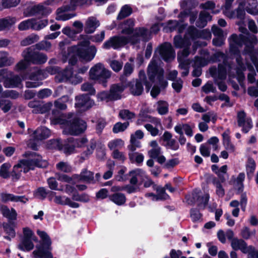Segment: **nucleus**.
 <instances>
[{"mask_svg": "<svg viewBox=\"0 0 258 258\" xmlns=\"http://www.w3.org/2000/svg\"><path fill=\"white\" fill-rule=\"evenodd\" d=\"M237 120L238 125L242 127V131L244 133H248L252 127L251 119L246 118V113L243 110L237 112Z\"/></svg>", "mask_w": 258, "mask_h": 258, "instance_id": "18", "label": "nucleus"}, {"mask_svg": "<svg viewBox=\"0 0 258 258\" xmlns=\"http://www.w3.org/2000/svg\"><path fill=\"white\" fill-rule=\"evenodd\" d=\"M43 71L39 70L35 73H33L29 76V79L31 81H28L26 83L27 88H36L42 84L40 82L44 77L43 76Z\"/></svg>", "mask_w": 258, "mask_h": 258, "instance_id": "21", "label": "nucleus"}, {"mask_svg": "<svg viewBox=\"0 0 258 258\" xmlns=\"http://www.w3.org/2000/svg\"><path fill=\"white\" fill-rule=\"evenodd\" d=\"M34 19H29L21 22L18 25V28L20 31H25L29 29L33 30Z\"/></svg>", "mask_w": 258, "mask_h": 258, "instance_id": "47", "label": "nucleus"}, {"mask_svg": "<svg viewBox=\"0 0 258 258\" xmlns=\"http://www.w3.org/2000/svg\"><path fill=\"white\" fill-rule=\"evenodd\" d=\"M22 82L21 78L18 75H14L10 78H7L4 82L6 88H14L18 87Z\"/></svg>", "mask_w": 258, "mask_h": 258, "instance_id": "32", "label": "nucleus"}, {"mask_svg": "<svg viewBox=\"0 0 258 258\" xmlns=\"http://www.w3.org/2000/svg\"><path fill=\"white\" fill-rule=\"evenodd\" d=\"M141 147V142L135 139L133 135H131L130 144L127 146V148L130 151H135L137 148H139Z\"/></svg>", "mask_w": 258, "mask_h": 258, "instance_id": "54", "label": "nucleus"}, {"mask_svg": "<svg viewBox=\"0 0 258 258\" xmlns=\"http://www.w3.org/2000/svg\"><path fill=\"white\" fill-rule=\"evenodd\" d=\"M167 189L171 192H174L176 189L172 187L170 183H167L164 187H157L156 190L157 192V199L161 200H166L169 199V196L165 192V190Z\"/></svg>", "mask_w": 258, "mask_h": 258, "instance_id": "26", "label": "nucleus"}, {"mask_svg": "<svg viewBox=\"0 0 258 258\" xmlns=\"http://www.w3.org/2000/svg\"><path fill=\"white\" fill-rule=\"evenodd\" d=\"M140 116L141 117V118H139L137 120V124H140L143 121H150L151 122H153V123H154L156 124L160 123V121L157 118L152 117V116H151L150 115H147L146 116H141L140 115Z\"/></svg>", "mask_w": 258, "mask_h": 258, "instance_id": "59", "label": "nucleus"}, {"mask_svg": "<svg viewBox=\"0 0 258 258\" xmlns=\"http://www.w3.org/2000/svg\"><path fill=\"white\" fill-rule=\"evenodd\" d=\"M135 21L133 19H128L122 23L120 26V33L122 34L130 36L135 30Z\"/></svg>", "mask_w": 258, "mask_h": 258, "instance_id": "24", "label": "nucleus"}, {"mask_svg": "<svg viewBox=\"0 0 258 258\" xmlns=\"http://www.w3.org/2000/svg\"><path fill=\"white\" fill-rule=\"evenodd\" d=\"M232 64L226 61H224L223 63H220L218 65L217 79L219 80H225L227 77V71L229 76L234 78L235 77V73L233 71H232Z\"/></svg>", "mask_w": 258, "mask_h": 258, "instance_id": "17", "label": "nucleus"}, {"mask_svg": "<svg viewBox=\"0 0 258 258\" xmlns=\"http://www.w3.org/2000/svg\"><path fill=\"white\" fill-rule=\"evenodd\" d=\"M157 110L161 115L167 114L168 112V104L165 101H159L158 102Z\"/></svg>", "mask_w": 258, "mask_h": 258, "instance_id": "52", "label": "nucleus"}, {"mask_svg": "<svg viewBox=\"0 0 258 258\" xmlns=\"http://www.w3.org/2000/svg\"><path fill=\"white\" fill-rule=\"evenodd\" d=\"M15 61L12 57H8V53L5 51H0V68L10 66Z\"/></svg>", "mask_w": 258, "mask_h": 258, "instance_id": "37", "label": "nucleus"}, {"mask_svg": "<svg viewBox=\"0 0 258 258\" xmlns=\"http://www.w3.org/2000/svg\"><path fill=\"white\" fill-rule=\"evenodd\" d=\"M47 166V162L41 159V157L37 155V158L27 160H22L19 163L13 167V170L10 173L13 180H18L22 172L24 173L28 172L30 170H33L35 166L38 167H45Z\"/></svg>", "mask_w": 258, "mask_h": 258, "instance_id": "2", "label": "nucleus"}, {"mask_svg": "<svg viewBox=\"0 0 258 258\" xmlns=\"http://www.w3.org/2000/svg\"><path fill=\"white\" fill-rule=\"evenodd\" d=\"M129 125V122L126 121L124 123L118 122L116 123L113 127L112 131L114 133H118L119 132H123Z\"/></svg>", "mask_w": 258, "mask_h": 258, "instance_id": "53", "label": "nucleus"}, {"mask_svg": "<svg viewBox=\"0 0 258 258\" xmlns=\"http://www.w3.org/2000/svg\"><path fill=\"white\" fill-rule=\"evenodd\" d=\"M126 87V83H122L121 82L120 83L111 85L109 90L111 99L116 100L121 99V94Z\"/></svg>", "mask_w": 258, "mask_h": 258, "instance_id": "22", "label": "nucleus"}, {"mask_svg": "<svg viewBox=\"0 0 258 258\" xmlns=\"http://www.w3.org/2000/svg\"><path fill=\"white\" fill-rule=\"evenodd\" d=\"M17 21L15 17H6L0 19V31L11 27Z\"/></svg>", "mask_w": 258, "mask_h": 258, "instance_id": "40", "label": "nucleus"}, {"mask_svg": "<svg viewBox=\"0 0 258 258\" xmlns=\"http://www.w3.org/2000/svg\"><path fill=\"white\" fill-rule=\"evenodd\" d=\"M33 24V30H39L47 25L48 21L46 19L37 21L35 19H34Z\"/></svg>", "mask_w": 258, "mask_h": 258, "instance_id": "62", "label": "nucleus"}, {"mask_svg": "<svg viewBox=\"0 0 258 258\" xmlns=\"http://www.w3.org/2000/svg\"><path fill=\"white\" fill-rule=\"evenodd\" d=\"M245 179V174L243 172L240 173L235 179V187L238 192H242L244 187L243 181Z\"/></svg>", "mask_w": 258, "mask_h": 258, "instance_id": "48", "label": "nucleus"}, {"mask_svg": "<svg viewBox=\"0 0 258 258\" xmlns=\"http://www.w3.org/2000/svg\"><path fill=\"white\" fill-rule=\"evenodd\" d=\"M49 194H50V195H53L55 194V192L47 190L46 189L43 187H38L34 192V196L40 200H43L44 199L47 195Z\"/></svg>", "mask_w": 258, "mask_h": 258, "instance_id": "45", "label": "nucleus"}, {"mask_svg": "<svg viewBox=\"0 0 258 258\" xmlns=\"http://www.w3.org/2000/svg\"><path fill=\"white\" fill-rule=\"evenodd\" d=\"M23 238L29 239L36 241L37 237L35 236L33 231L28 227L24 228L23 229Z\"/></svg>", "mask_w": 258, "mask_h": 258, "instance_id": "61", "label": "nucleus"}, {"mask_svg": "<svg viewBox=\"0 0 258 258\" xmlns=\"http://www.w3.org/2000/svg\"><path fill=\"white\" fill-rule=\"evenodd\" d=\"M109 63L110 68L116 73L119 72L122 68L123 62L121 60H111Z\"/></svg>", "mask_w": 258, "mask_h": 258, "instance_id": "56", "label": "nucleus"}, {"mask_svg": "<svg viewBox=\"0 0 258 258\" xmlns=\"http://www.w3.org/2000/svg\"><path fill=\"white\" fill-rule=\"evenodd\" d=\"M87 140L86 138L75 139L70 137L67 140L64 141L63 146V150L67 155H70L75 152L76 148H82L85 146Z\"/></svg>", "mask_w": 258, "mask_h": 258, "instance_id": "12", "label": "nucleus"}, {"mask_svg": "<svg viewBox=\"0 0 258 258\" xmlns=\"http://www.w3.org/2000/svg\"><path fill=\"white\" fill-rule=\"evenodd\" d=\"M198 12L197 11H190L188 10H185L181 12L179 14V17L184 18L187 16L189 17V22L191 24H194L196 19L197 18Z\"/></svg>", "mask_w": 258, "mask_h": 258, "instance_id": "44", "label": "nucleus"}, {"mask_svg": "<svg viewBox=\"0 0 258 258\" xmlns=\"http://www.w3.org/2000/svg\"><path fill=\"white\" fill-rule=\"evenodd\" d=\"M164 70L157 65L154 60H152L148 68V76L152 83L157 81L161 87H165L167 82L164 79Z\"/></svg>", "mask_w": 258, "mask_h": 258, "instance_id": "8", "label": "nucleus"}, {"mask_svg": "<svg viewBox=\"0 0 258 258\" xmlns=\"http://www.w3.org/2000/svg\"><path fill=\"white\" fill-rule=\"evenodd\" d=\"M159 53L161 58L165 61H170L175 57V52L171 44L165 42L159 47Z\"/></svg>", "mask_w": 258, "mask_h": 258, "instance_id": "14", "label": "nucleus"}, {"mask_svg": "<svg viewBox=\"0 0 258 258\" xmlns=\"http://www.w3.org/2000/svg\"><path fill=\"white\" fill-rule=\"evenodd\" d=\"M33 240L22 238L18 245V248L23 251H30L34 248Z\"/></svg>", "mask_w": 258, "mask_h": 258, "instance_id": "34", "label": "nucleus"}, {"mask_svg": "<svg viewBox=\"0 0 258 258\" xmlns=\"http://www.w3.org/2000/svg\"><path fill=\"white\" fill-rule=\"evenodd\" d=\"M245 42V36L243 34H233L229 38V43L241 47Z\"/></svg>", "mask_w": 258, "mask_h": 258, "instance_id": "43", "label": "nucleus"}, {"mask_svg": "<svg viewBox=\"0 0 258 258\" xmlns=\"http://www.w3.org/2000/svg\"><path fill=\"white\" fill-rule=\"evenodd\" d=\"M96 146V141L94 140H91L89 145L87 146V149L86 151H85L81 158L85 160L87 158L89 155H90L95 149Z\"/></svg>", "mask_w": 258, "mask_h": 258, "instance_id": "50", "label": "nucleus"}, {"mask_svg": "<svg viewBox=\"0 0 258 258\" xmlns=\"http://www.w3.org/2000/svg\"><path fill=\"white\" fill-rule=\"evenodd\" d=\"M37 234L41 240L39 244L36 245V249L33 251L35 258H53L52 253V241L47 233L44 231L38 230Z\"/></svg>", "mask_w": 258, "mask_h": 258, "instance_id": "3", "label": "nucleus"}, {"mask_svg": "<svg viewBox=\"0 0 258 258\" xmlns=\"http://www.w3.org/2000/svg\"><path fill=\"white\" fill-rule=\"evenodd\" d=\"M51 12V9L49 8H47L43 5L39 4L35 5L32 7L29 14L26 15V16H31L36 14L47 15Z\"/></svg>", "mask_w": 258, "mask_h": 258, "instance_id": "27", "label": "nucleus"}, {"mask_svg": "<svg viewBox=\"0 0 258 258\" xmlns=\"http://www.w3.org/2000/svg\"><path fill=\"white\" fill-rule=\"evenodd\" d=\"M11 167V165L9 163L3 164L0 169V176L4 178H8L11 175L9 173V170Z\"/></svg>", "mask_w": 258, "mask_h": 258, "instance_id": "60", "label": "nucleus"}, {"mask_svg": "<svg viewBox=\"0 0 258 258\" xmlns=\"http://www.w3.org/2000/svg\"><path fill=\"white\" fill-rule=\"evenodd\" d=\"M54 201L56 204L61 205H68L72 208H78L79 207L78 203L72 201L70 198L67 197L55 196Z\"/></svg>", "mask_w": 258, "mask_h": 258, "instance_id": "30", "label": "nucleus"}, {"mask_svg": "<svg viewBox=\"0 0 258 258\" xmlns=\"http://www.w3.org/2000/svg\"><path fill=\"white\" fill-rule=\"evenodd\" d=\"M75 106L85 111L89 109L95 105V102L88 94H82L75 97Z\"/></svg>", "mask_w": 258, "mask_h": 258, "instance_id": "15", "label": "nucleus"}, {"mask_svg": "<svg viewBox=\"0 0 258 258\" xmlns=\"http://www.w3.org/2000/svg\"><path fill=\"white\" fill-rule=\"evenodd\" d=\"M16 223L11 222H3V228L4 232L11 237L14 238L16 236L15 228Z\"/></svg>", "mask_w": 258, "mask_h": 258, "instance_id": "42", "label": "nucleus"}, {"mask_svg": "<svg viewBox=\"0 0 258 258\" xmlns=\"http://www.w3.org/2000/svg\"><path fill=\"white\" fill-rule=\"evenodd\" d=\"M134 64L129 62L125 63L123 70V74L120 77V81L122 83H126L127 77L130 76L134 71Z\"/></svg>", "mask_w": 258, "mask_h": 258, "instance_id": "33", "label": "nucleus"}, {"mask_svg": "<svg viewBox=\"0 0 258 258\" xmlns=\"http://www.w3.org/2000/svg\"><path fill=\"white\" fill-rule=\"evenodd\" d=\"M34 47L38 50H44L48 51L50 50L51 47V44L50 42L47 41H42L35 44Z\"/></svg>", "mask_w": 258, "mask_h": 258, "instance_id": "58", "label": "nucleus"}, {"mask_svg": "<svg viewBox=\"0 0 258 258\" xmlns=\"http://www.w3.org/2000/svg\"><path fill=\"white\" fill-rule=\"evenodd\" d=\"M255 162L252 158H249L246 164V171L247 178L251 180L255 169Z\"/></svg>", "mask_w": 258, "mask_h": 258, "instance_id": "41", "label": "nucleus"}, {"mask_svg": "<svg viewBox=\"0 0 258 258\" xmlns=\"http://www.w3.org/2000/svg\"><path fill=\"white\" fill-rule=\"evenodd\" d=\"M118 115L123 120H130L136 117L135 113L130 111L128 109H122L120 110Z\"/></svg>", "mask_w": 258, "mask_h": 258, "instance_id": "51", "label": "nucleus"}, {"mask_svg": "<svg viewBox=\"0 0 258 258\" xmlns=\"http://www.w3.org/2000/svg\"><path fill=\"white\" fill-rule=\"evenodd\" d=\"M68 100L69 97L68 96H63L61 98H59L54 102V105L58 109L64 110L67 108L65 102Z\"/></svg>", "mask_w": 258, "mask_h": 258, "instance_id": "55", "label": "nucleus"}, {"mask_svg": "<svg viewBox=\"0 0 258 258\" xmlns=\"http://www.w3.org/2000/svg\"><path fill=\"white\" fill-rule=\"evenodd\" d=\"M28 105L30 108L33 109L32 112L33 113L42 114L49 111L52 106V104L51 102L44 103L40 101L32 100L28 103Z\"/></svg>", "mask_w": 258, "mask_h": 258, "instance_id": "16", "label": "nucleus"}, {"mask_svg": "<svg viewBox=\"0 0 258 258\" xmlns=\"http://www.w3.org/2000/svg\"><path fill=\"white\" fill-rule=\"evenodd\" d=\"M245 6V10L249 14L256 15L258 14V10L256 9L257 3L256 0H247Z\"/></svg>", "mask_w": 258, "mask_h": 258, "instance_id": "39", "label": "nucleus"}, {"mask_svg": "<svg viewBox=\"0 0 258 258\" xmlns=\"http://www.w3.org/2000/svg\"><path fill=\"white\" fill-rule=\"evenodd\" d=\"M74 179L77 181H82L86 183H94V173L86 169H84L80 174H74L73 175Z\"/></svg>", "mask_w": 258, "mask_h": 258, "instance_id": "20", "label": "nucleus"}, {"mask_svg": "<svg viewBox=\"0 0 258 258\" xmlns=\"http://www.w3.org/2000/svg\"><path fill=\"white\" fill-rule=\"evenodd\" d=\"M173 43L176 48H183L184 47H190L191 42L188 39L182 38L180 35H176L174 37Z\"/></svg>", "mask_w": 258, "mask_h": 258, "instance_id": "35", "label": "nucleus"}, {"mask_svg": "<svg viewBox=\"0 0 258 258\" xmlns=\"http://www.w3.org/2000/svg\"><path fill=\"white\" fill-rule=\"evenodd\" d=\"M2 212L3 216L8 219V222L16 223L15 222L17 217L16 211H2Z\"/></svg>", "mask_w": 258, "mask_h": 258, "instance_id": "49", "label": "nucleus"}, {"mask_svg": "<svg viewBox=\"0 0 258 258\" xmlns=\"http://www.w3.org/2000/svg\"><path fill=\"white\" fill-rule=\"evenodd\" d=\"M210 196L208 193L199 195V192L194 191L192 196H186L185 199L188 204L192 205L196 203L198 207L202 209H209L214 210L216 208V205L213 203L209 204Z\"/></svg>", "mask_w": 258, "mask_h": 258, "instance_id": "9", "label": "nucleus"}, {"mask_svg": "<svg viewBox=\"0 0 258 258\" xmlns=\"http://www.w3.org/2000/svg\"><path fill=\"white\" fill-rule=\"evenodd\" d=\"M89 41H81L77 46H73L72 50H75L78 52V56L83 60L90 61L92 60L96 53L97 49L94 46H90Z\"/></svg>", "mask_w": 258, "mask_h": 258, "instance_id": "10", "label": "nucleus"}, {"mask_svg": "<svg viewBox=\"0 0 258 258\" xmlns=\"http://www.w3.org/2000/svg\"><path fill=\"white\" fill-rule=\"evenodd\" d=\"M132 13V8L129 5H125L121 8L117 16V19L122 20L129 16Z\"/></svg>", "mask_w": 258, "mask_h": 258, "instance_id": "46", "label": "nucleus"}, {"mask_svg": "<svg viewBox=\"0 0 258 258\" xmlns=\"http://www.w3.org/2000/svg\"><path fill=\"white\" fill-rule=\"evenodd\" d=\"M109 200L117 205H122L126 202L125 195L121 192L114 193L109 196Z\"/></svg>", "mask_w": 258, "mask_h": 258, "instance_id": "38", "label": "nucleus"}, {"mask_svg": "<svg viewBox=\"0 0 258 258\" xmlns=\"http://www.w3.org/2000/svg\"><path fill=\"white\" fill-rule=\"evenodd\" d=\"M151 38L149 30L145 27H137L132 35L127 36L128 43L132 45H137L141 41L147 42Z\"/></svg>", "mask_w": 258, "mask_h": 258, "instance_id": "11", "label": "nucleus"}, {"mask_svg": "<svg viewBox=\"0 0 258 258\" xmlns=\"http://www.w3.org/2000/svg\"><path fill=\"white\" fill-rule=\"evenodd\" d=\"M201 31L198 30L194 26H190L187 29V33L192 39L200 37Z\"/></svg>", "mask_w": 258, "mask_h": 258, "instance_id": "63", "label": "nucleus"}, {"mask_svg": "<svg viewBox=\"0 0 258 258\" xmlns=\"http://www.w3.org/2000/svg\"><path fill=\"white\" fill-rule=\"evenodd\" d=\"M74 115V113H69L67 118H63L61 116H54L52 122L54 124H59L62 125L63 134L78 136L86 130L87 124L85 121L79 118H73Z\"/></svg>", "mask_w": 258, "mask_h": 258, "instance_id": "1", "label": "nucleus"}, {"mask_svg": "<svg viewBox=\"0 0 258 258\" xmlns=\"http://www.w3.org/2000/svg\"><path fill=\"white\" fill-rule=\"evenodd\" d=\"M91 3L92 0H70L69 5H63L57 9L56 19L61 21L71 19L76 16V14L69 13V12L74 11L79 5H90Z\"/></svg>", "mask_w": 258, "mask_h": 258, "instance_id": "4", "label": "nucleus"}, {"mask_svg": "<svg viewBox=\"0 0 258 258\" xmlns=\"http://www.w3.org/2000/svg\"><path fill=\"white\" fill-rule=\"evenodd\" d=\"M31 63L23 58L15 66V69L17 71H24L27 69Z\"/></svg>", "mask_w": 258, "mask_h": 258, "instance_id": "64", "label": "nucleus"}, {"mask_svg": "<svg viewBox=\"0 0 258 258\" xmlns=\"http://www.w3.org/2000/svg\"><path fill=\"white\" fill-rule=\"evenodd\" d=\"M72 75V68H67L63 71L60 72L55 76V81L57 83L69 82L70 76Z\"/></svg>", "mask_w": 258, "mask_h": 258, "instance_id": "29", "label": "nucleus"}, {"mask_svg": "<svg viewBox=\"0 0 258 258\" xmlns=\"http://www.w3.org/2000/svg\"><path fill=\"white\" fill-rule=\"evenodd\" d=\"M78 52L75 50H72V46L68 49V52H64L61 58L62 61L63 63L69 61V63L71 66H74L78 61Z\"/></svg>", "mask_w": 258, "mask_h": 258, "instance_id": "23", "label": "nucleus"}, {"mask_svg": "<svg viewBox=\"0 0 258 258\" xmlns=\"http://www.w3.org/2000/svg\"><path fill=\"white\" fill-rule=\"evenodd\" d=\"M34 46H32L25 49L22 53V57L33 64H42L47 60L46 54L36 50Z\"/></svg>", "mask_w": 258, "mask_h": 258, "instance_id": "7", "label": "nucleus"}, {"mask_svg": "<svg viewBox=\"0 0 258 258\" xmlns=\"http://www.w3.org/2000/svg\"><path fill=\"white\" fill-rule=\"evenodd\" d=\"M127 36H114L109 38L103 44V47L105 49L112 48L117 49L128 44Z\"/></svg>", "mask_w": 258, "mask_h": 258, "instance_id": "13", "label": "nucleus"}, {"mask_svg": "<svg viewBox=\"0 0 258 258\" xmlns=\"http://www.w3.org/2000/svg\"><path fill=\"white\" fill-rule=\"evenodd\" d=\"M143 84L145 85L147 91H149L152 86V83L147 81L145 73L142 72H140L139 79L126 82L130 93L136 96H140L143 92Z\"/></svg>", "mask_w": 258, "mask_h": 258, "instance_id": "6", "label": "nucleus"}, {"mask_svg": "<svg viewBox=\"0 0 258 258\" xmlns=\"http://www.w3.org/2000/svg\"><path fill=\"white\" fill-rule=\"evenodd\" d=\"M212 16L209 13L202 11L200 12L198 20L197 21L196 25L198 27L203 28L207 25V22L211 21Z\"/></svg>", "mask_w": 258, "mask_h": 258, "instance_id": "31", "label": "nucleus"}, {"mask_svg": "<svg viewBox=\"0 0 258 258\" xmlns=\"http://www.w3.org/2000/svg\"><path fill=\"white\" fill-rule=\"evenodd\" d=\"M38 36L36 35L29 36L21 41V45L23 46L29 45L37 42Z\"/></svg>", "mask_w": 258, "mask_h": 258, "instance_id": "57", "label": "nucleus"}, {"mask_svg": "<svg viewBox=\"0 0 258 258\" xmlns=\"http://www.w3.org/2000/svg\"><path fill=\"white\" fill-rule=\"evenodd\" d=\"M246 5L245 0H239L238 7L234 11H226L225 12V15L227 17L233 19L237 18L240 20H243L245 17V6Z\"/></svg>", "mask_w": 258, "mask_h": 258, "instance_id": "19", "label": "nucleus"}, {"mask_svg": "<svg viewBox=\"0 0 258 258\" xmlns=\"http://www.w3.org/2000/svg\"><path fill=\"white\" fill-rule=\"evenodd\" d=\"M89 74L90 79L101 84L104 87L106 86L107 80L111 76V72L106 69L104 65L101 62L93 66Z\"/></svg>", "mask_w": 258, "mask_h": 258, "instance_id": "5", "label": "nucleus"}, {"mask_svg": "<svg viewBox=\"0 0 258 258\" xmlns=\"http://www.w3.org/2000/svg\"><path fill=\"white\" fill-rule=\"evenodd\" d=\"M99 25V21L96 17H90L85 22V32L87 34L93 33Z\"/></svg>", "mask_w": 258, "mask_h": 258, "instance_id": "25", "label": "nucleus"}, {"mask_svg": "<svg viewBox=\"0 0 258 258\" xmlns=\"http://www.w3.org/2000/svg\"><path fill=\"white\" fill-rule=\"evenodd\" d=\"M0 197L2 201L4 203H7L9 201L25 203V201H23V199H24V197L16 196L11 194L3 192L0 194Z\"/></svg>", "mask_w": 258, "mask_h": 258, "instance_id": "36", "label": "nucleus"}, {"mask_svg": "<svg viewBox=\"0 0 258 258\" xmlns=\"http://www.w3.org/2000/svg\"><path fill=\"white\" fill-rule=\"evenodd\" d=\"M50 131L45 127L38 128L32 135V138L35 141H41L48 138Z\"/></svg>", "mask_w": 258, "mask_h": 258, "instance_id": "28", "label": "nucleus"}]
</instances>
